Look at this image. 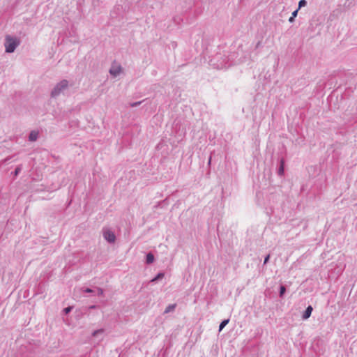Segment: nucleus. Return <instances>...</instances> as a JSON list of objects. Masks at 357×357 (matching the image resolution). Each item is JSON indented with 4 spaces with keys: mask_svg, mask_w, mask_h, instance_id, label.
Segmentation results:
<instances>
[{
    "mask_svg": "<svg viewBox=\"0 0 357 357\" xmlns=\"http://www.w3.org/2000/svg\"><path fill=\"white\" fill-rule=\"evenodd\" d=\"M269 259H270V255H268L264 258V264H266L268 262Z\"/></svg>",
    "mask_w": 357,
    "mask_h": 357,
    "instance_id": "obj_20",
    "label": "nucleus"
},
{
    "mask_svg": "<svg viewBox=\"0 0 357 357\" xmlns=\"http://www.w3.org/2000/svg\"><path fill=\"white\" fill-rule=\"evenodd\" d=\"M84 292L85 293H93L94 292V290L91 289V288H86L84 290Z\"/></svg>",
    "mask_w": 357,
    "mask_h": 357,
    "instance_id": "obj_21",
    "label": "nucleus"
},
{
    "mask_svg": "<svg viewBox=\"0 0 357 357\" xmlns=\"http://www.w3.org/2000/svg\"><path fill=\"white\" fill-rule=\"evenodd\" d=\"M121 66H119L117 68H112L110 70H109V73L116 77L117 75H119L121 73Z\"/></svg>",
    "mask_w": 357,
    "mask_h": 357,
    "instance_id": "obj_7",
    "label": "nucleus"
},
{
    "mask_svg": "<svg viewBox=\"0 0 357 357\" xmlns=\"http://www.w3.org/2000/svg\"><path fill=\"white\" fill-rule=\"evenodd\" d=\"M307 5L306 0H300L298 2V9H301L302 7H304Z\"/></svg>",
    "mask_w": 357,
    "mask_h": 357,
    "instance_id": "obj_15",
    "label": "nucleus"
},
{
    "mask_svg": "<svg viewBox=\"0 0 357 357\" xmlns=\"http://www.w3.org/2000/svg\"><path fill=\"white\" fill-rule=\"evenodd\" d=\"M97 289V294L99 296H101L103 295V290L102 289L100 288V287H97L96 288Z\"/></svg>",
    "mask_w": 357,
    "mask_h": 357,
    "instance_id": "obj_19",
    "label": "nucleus"
},
{
    "mask_svg": "<svg viewBox=\"0 0 357 357\" xmlns=\"http://www.w3.org/2000/svg\"><path fill=\"white\" fill-rule=\"evenodd\" d=\"M286 292V287L284 285H281L280 287L279 296L280 298L284 296V294Z\"/></svg>",
    "mask_w": 357,
    "mask_h": 357,
    "instance_id": "obj_14",
    "label": "nucleus"
},
{
    "mask_svg": "<svg viewBox=\"0 0 357 357\" xmlns=\"http://www.w3.org/2000/svg\"><path fill=\"white\" fill-rule=\"evenodd\" d=\"M21 170H22V167H21V166H17V167L15 168V171H14V174H15V176L18 175V174H20V172H21Z\"/></svg>",
    "mask_w": 357,
    "mask_h": 357,
    "instance_id": "obj_16",
    "label": "nucleus"
},
{
    "mask_svg": "<svg viewBox=\"0 0 357 357\" xmlns=\"http://www.w3.org/2000/svg\"><path fill=\"white\" fill-rule=\"evenodd\" d=\"M294 20H295V17H293V16H291V17L289 18V22L290 23L294 22Z\"/></svg>",
    "mask_w": 357,
    "mask_h": 357,
    "instance_id": "obj_23",
    "label": "nucleus"
},
{
    "mask_svg": "<svg viewBox=\"0 0 357 357\" xmlns=\"http://www.w3.org/2000/svg\"><path fill=\"white\" fill-rule=\"evenodd\" d=\"M142 102V101H138V102H135L130 103V107H137V106H139Z\"/></svg>",
    "mask_w": 357,
    "mask_h": 357,
    "instance_id": "obj_18",
    "label": "nucleus"
},
{
    "mask_svg": "<svg viewBox=\"0 0 357 357\" xmlns=\"http://www.w3.org/2000/svg\"><path fill=\"white\" fill-rule=\"evenodd\" d=\"M211 65L214 66L218 69L227 68L228 67H229L231 66L230 63H227L225 61H223L222 62H220V63H217V64L213 63Z\"/></svg>",
    "mask_w": 357,
    "mask_h": 357,
    "instance_id": "obj_6",
    "label": "nucleus"
},
{
    "mask_svg": "<svg viewBox=\"0 0 357 357\" xmlns=\"http://www.w3.org/2000/svg\"><path fill=\"white\" fill-rule=\"evenodd\" d=\"M96 305H91V306L89 307V308H90V309H94V308H96Z\"/></svg>",
    "mask_w": 357,
    "mask_h": 357,
    "instance_id": "obj_24",
    "label": "nucleus"
},
{
    "mask_svg": "<svg viewBox=\"0 0 357 357\" xmlns=\"http://www.w3.org/2000/svg\"><path fill=\"white\" fill-rule=\"evenodd\" d=\"M211 158L210 157V158H209V160H208V164H209V165L211 164Z\"/></svg>",
    "mask_w": 357,
    "mask_h": 357,
    "instance_id": "obj_25",
    "label": "nucleus"
},
{
    "mask_svg": "<svg viewBox=\"0 0 357 357\" xmlns=\"http://www.w3.org/2000/svg\"><path fill=\"white\" fill-rule=\"evenodd\" d=\"M284 173V158H281L280 160V166L278 170V174L280 176H283Z\"/></svg>",
    "mask_w": 357,
    "mask_h": 357,
    "instance_id": "obj_5",
    "label": "nucleus"
},
{
    "mask_svg": "<svg viewBox=\"0 0 357 357\" xmlns=\"http://www.w3.org/2000/svg\"><path fill=\"white\" fill-rule=\"evenodd\" d=\"M165 276L164 273H158L151 280V282H156L157 281L162 280Z\"/></svg>",
    "mask_w": 357,
    "mask_h": 357,
    "instance_id": "obj_10",
    "label": "nucleus"
},
{
    "mask_svg": "<svg viewBox=\"0 0 357 357\" xmlns=\"http://www.w3.org/2000/svg\"><path fill=\"white\" fill-rule=\"evenodd\" d=\"M229 319H224L221 321V323L219 325V331H221L225 326L229 323Z\"/></svg>",
    "mask_w": 357,
    "mask_h": 357,
    "instance_id": "obj_13",
    "label": "nucleus"
},
{
    "mask_svg": "<svg viewBox=\"0 0 357 357\" xmlns=\"http://www.w3.org/2000/svg\"><path fill=\"white\" fill-rule=\"evenodd\" d=\"M69 82L67 79H62L58 82L51 91V97L56 98L59 96L61 93H63L66 90L68 89Z\"/></svg>",
    "mask_w": 357,
    "mask_h": 357,
    "instance_id": "obj_2",
    "label": "nucleus"
},
{
    "mask_svg": "<svg viewBox=\"0 0 357 357\" xmlns=\"http://www.w3.org/2000/svg\"><path fill=\"white\" fill-rule=\"evenodd\" d=\"M299 9L298 8L294 10L292 13H291V16H293V17H296L298 15V12Z\"/></svg>",
    "mask_w": 357,
    "mask_h": 357,
    "instance_id": "obj_22",
    "label": "nucleus"
},
{
    "mask_svg": "<svg viewBox=\"0 0 357 357\" xmlns=\"http://www.w3.org/2000/svg\"><path fill=\"white\" fill-rule=\"evenodd\" d=\"M72 309H73V307H71V306H68V307H65V308L63 309V312H64L66 314H68L69 312H71Z\"/></svg>",
    "mask_w": 357,
    "mask_h": 357,
    "instance_id": "obj_17",
    "label": "nucleus"
},
{
    "mask_svg": "<svg viewBox=\"0 0 357 357\" xmlns=\"http://www.w3.org/2000/svg\"><path fill=\"white\" fill-rule=\"evenodd\" d=\"M313 310V308L311 305H308L305 310L304 311L303 315H302V319L305 320V319H307L308 318H310V317L311 316V314H312V312Z\"/></svg>",
    "mask_w": 357,
    "mask_h": 357,
    "instance_id": "obj_4",
    "label": "nucleus"
},
{
    "mask_svg": "<svg viewBox=\"0 0 357 357\" xmlns=\"http://www.w3.org/2000/svg\"><path fill=\"white\" fill-rule=\"evenodd\" d=\"M103 237L109 243H114L116 241L114 233L109 229H103Z\"/></svg>",
    "mask_w": 357,
    "mask_h": 357,
    "instance_id": "obj_3",
    "label": "nucleus"
},
{
    "mask_svg": "<svg viewBox=\"0 0 357 357\" xmlns=\"http://www.w3.org/2000/svg\"><path fill=\"white\" fill-rule=\"evenodd\" d=\"M176 307V304H170L169 305L165 310L164 313H169L170 312H172L175 310Z\"/></svg>",
    "mask_w": 357,
    "mask_h": 357,
    "instance_id": "obj_11",
    "label": "nucleus"
},
{
    "mask_svg": "<svg viewBox=\"0 0 357 357\" xmlns=\"http://www.w3.org/2000/svg\"><path fill=\"white\" fill-rule=\"evenodd\" d=\"M104 332H105V330L103 328L96 330L92 333V336L96 337L99 335H102L104 333Z\"/></svg>",
    "mask_w": 357,
    "mask_h": 357,
    "instance_id": "obj_12",
    "label": "nucleus"
},
{
    "mask_svg": "<svg viewBox=\"0 0 357 357\" xmlns=\"http://www.w3.org/2000/svg\"><path fill=\"white\" fill-rule=\"evenodd\" d=\"M155 257L154 255L151 252H149L146 255V263L147 264H151L154 261Z\"/></svg>",
    "mask_w": 357,
    "mask_h": 357,
    "instance_id": "obj_8",
    "label": "nucleus"
},
{
    "mask_svg": "<svg viewBox=\"0 0 357 357\" xmlns=\"http://www.w3.org/2000/svg\"><path fill=\"white\" fill-rule=\"evenodd\" d=\"M20 40L16 37L6 35L5 37L4 46L6 53H13L15 49L20 45Z\"/></svg>",
    "mask_w": 357,
    "mask_h": 357,
    "instance_id": "obj_1",
    "label": "nucleus"
},
{
    "mask_svg": "<svg viewBox=\"0 0 357 357\" xmlns=\"http://www.w3.org/2000/svg\"><path fill=\"white\" fill-rule=\"evenodd\" d=\"M38 137V132L36 131H31L29 135V140L31 142H35Z\"/></svg>",
    "mask_w": 357,
    "mask_h": 357,
    "instance_id": "obj_9",
    "label": "nucleus"
}]
</instances>
